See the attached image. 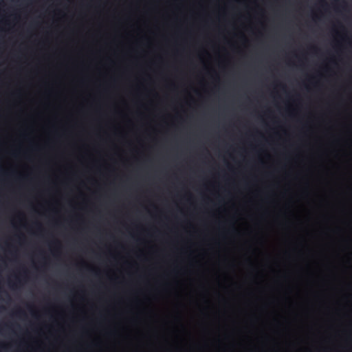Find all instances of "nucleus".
Segmentation results:
<instances>
[{
	"instance_id": "423d86ee",
	"label": "nucleus",
	"mask_w": 352,
	"mask_h": 352,
	"mask_svg": "<svg viewBox=\"0 0 352 352\" xmlns=\"http://www.w3.org/2000/svg\"><path fill=\"white\" fill-rule=\"evenodd\" d=\"M256 134H259L261 135V133H258V131H256Z\"/></svg>"
},
{
	"instance_id": "f257e3e1",
	"label": "nucleus",
	"mask_w": 352,
	"mask_h": 352,
	"mask_svg": "<svg viewBox=\"0 0 352 352\" xmlns=\"http://www.w3.org/2000/svg\"><path fill=\"white\" fill-rule=\"evenodd\" d=\"M0 154H152V153H124V152H114V153H91V152H79V153H28V152H0Z\"/></svg>"
},
{
	"instance_id": "20e7f679",
	"label": "nucleus",
	"mask_w": 352,
	"mask_h": 352,
	"mask_svg": "<svg viewBox=\"0 0 352 352\" xmlns=\"http://www.w3.org/2000/svg\"><path fill=\"white\" fill-rule=\"evenodd\" d=\"M248 135L249 137H252V138H255V136H256V134L248 133Z\"/></svg>"
},
{
	"instance_id": "39448f33",
	"label": "nucleus",
	"mask_w": 352,
	"mask_h": 352,
	"mask_svg": "<svg viewBox=\"0 0 352 352\" xmlns=\"http://www.w3.org/2000/svg\"><path fill=\"white\" fill-rule=\"evenodd\" d=\"M23 312L21 310H19V311H17V314H23Z\"/></svg>"
},
{
	"instance_id": "f03ea898",
	"label": "nucleus",
	"mask_w": 352,
	"mask_h": 352,
	"mask_svg": "<svg viewBox=\"0 0 352 352\" xmlns=\"http://www.w3.org/2000/svg\"><path fill=\"white\" fill-rule=\"evenodd\" d=\"M20 135L21 138H23V139H26L28 138V137L29 136V133L26 131H23L20 133Z\"/></svg>"
},
{
	"instance_id": "7ed1b4c3",
	"label": "nucleus",
	"mask_w": 352,
	"mask_h": 352,
	"mask_svg": "<svg viewBox=\"0 0 352 352\" xmlns=\"http://www.w3.org/2000/svg\"><path fill=\"white\" fill-rule=\"evenodd\" d=\"M320 3H321V4H322V6H326V5H327V3H326V2L324 1V0H320Z\"/></svg>"
}]
</instances>
